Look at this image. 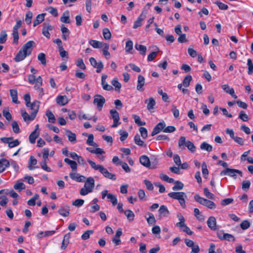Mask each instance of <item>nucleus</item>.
<instances>
[{
    "mask_svg": "<svg viewBox=\"0 0 253 253\" xmlns=\"http://www.w3.org/2000/svg\"><path fill=\"white\" fill-rule=\"evenodd\" d=\"M200 148L202 150H206L208 152H211L212 150V147L211 145H210L207 142H204L201 143L200 145Z\"/></svg>",
    "mask_w": 253,
    "mask_h": 253,
    "instance_id": "nucleus-50",
    "label": "nucleus"
},
{
    "mask_svg": "<svg viewBox=\"0 0 253 253\" xmlns=\"http://www.w3.org/2000/svg\"><path fill=\"white\" fill-rule=\"evenodd\" d=\"M45 14L42 13L37 15L36 19L34 21L33 26L36 27L41 23H42L44 19Z\"/></svg>",
    "mask_w": 253,
    "mask_h": 253,
    "instance_id": "nucleus-38",
    "label": "nucleus"
},
{
    "mask_svg": "<svg viewBox=\"0 0 253 253\" xmlns=\"http://www.w3.org/2000/svg\"><path fill=\"white\" fill-rule=\"evenodd\" d=\"M111 84L115 87V90L116 91H119L121 88L122 85L118 81L117 78H114L111 81Z\"/></svg>",
    "mask_w": 253,
    "mask_h": 253,
    "instance_id": "nucleus-49",
    "label": "nucleus"
},
{
    "mask_svg": "<svg viewBox=\"0 0 253 253\" xmlns=\"http://www.w3.org/2000/svg\"><path fill=\"white\" fill-rule=\"evenodd\" d=\"M107 77L108 76L107 75H102L101 78V85L104 90L110 91L113 89V87L111 85L108 84L107 83L106 79Z\"/></svg>",
    "mask_w": 253,
    "mask_h": 253,
    "instance_id": "nucleus-18",
    "label": "nucleus"
},
{
    "mask_svg": "<svg viewBox=\"0 0 253 253\" xmlns=\"http://www.w3.org/2000/svg\"><path fill=\"white\" fill-rule=\"evenodd\" d=\"M93 139H94L93 135L92 134H89L88 136L87 139L86 140L87 144L89 146H93L95 147H97L98 146L97 144L93 141Z\"/></svg>",
    "mask_w": 253,
    "mask_h": 253,
    "instance_id": "nucleus-48",
    "label": "nucleus"
},
{
    "mask_svg": "<svg viewBox=\"0 0 253 253\" xmlns=\"http://www.w3.org/2000/svg\"><path fill=\"white\" fill-rule=\"evenodd\" d=\"M55 233L54 230L51 231H41L36 235L37 238H42L45 237H48L51 235H53Z\"/></svg>",
    "mask_w": 253,
    "mask_h": 253,
    "instance_id": "nucleus-30",
    "label": "nucleus"
},
{
    "mask_svg": "<svg viewBox=\"0 0 253 253\" xmlns=\"http://www.w3.org/2000/svg\"><path fill=\"white\" fill-rule=\"evenodd\" d=\"M0 140L6 144H8L9 148H13L20 144V141L18 139L13 140V137H1Z\"/></svg>",
    "mask_w": 253,
    "mask_h": 253,
    "instance_id": "nucleus-7",
    "label": "nucleus"
},
{
    "mask_svg": "<svg viewBox=\"0 0 253 253\" xmlns=\"http://www.w3.org/2000/svg\"><path fill=\"white\" fill-rule=\"evenodd\" d=\"M70 207L68 205H65L61 207L58 212L62 216L67 217L69 215L70 213Z\"/></svg>",
    "mask_w": 253,
    "mask_h": 253,
    "instance_id": "nucleus-21",
    "label": "nucleus"
},
{
    "mask_svg": "<svg viewBox=\"0 0 253 253\" xmlns=\"http://www.w3.org/2000/svg\"><path fill=\"white\" fill-rule=\"evenodd\" d=\"M70 178L77 182H81L85 181V177L75 172H71L69 174Z\"/></svg>",
    "mask_w": 253,
    "mask_h": 253,
    "instance_id": "nucleus-19",
    "label": "nucleus"
},
{
    "mask_svg": "<svg viewBox=\"0 0 253 253\" xmlns=\"http://www.w3.org/2000/svg\"><path fill=\"white\" fill-rule=\"evenodd\" d=\"M124 213L129 221H132L134 220L135 215L132 211L126 210L124 211Z\"/></svg>",
    "mask_w": 253,
    "mask_h": 253,
    "instance_id": "nucleus-47",
    "label": "nucleus"
},
{
    "mask_svg": "<svg viewBox=\"0 0 253 253\" xmlns=\"http://www.w3.org/2000/svg\"><path fill=\"white\" fill-rule=\"evenodd\" d=\"M88 43L94 48H100L103 44V42L93 40H90L88 41Z\"/></svg>",
    "mask_w": 253,
    "mask_h": 253,
    "instance_id": "nucleus-42",
    "label": "nucleus"
},
{
    "mask_svg": "<svg viewBox=\"0 0 253 253\" xmlns=\"http://www.w3.org/2000/svg\"><path fill=\"white\" fill-rule=\"evenodd\" d=\"M39 198V196L38 194H35L33 197L29 200L27 202V204L29 206H34L35 205V202Z\"/></svg>",
    "mask_w": 253,
    "mask_h": 253,
    "instance_id": "nucleus-63",
    "label": "nucleus"
},
{
    "mask_svg": "<svg viewBox=\"0 0 253 253\" xmlns=\"http://www.w3.org/2000/svg\"><path fill=\"white\" fill-rule=\"evenodd\" d=\"M35 44L34 42L30 41L26 42L22 47V49L28 56L31 54L33 47Z\"/></svg>",
    "mask_w": 253,
    "mask_h": 253,
    "instance_id": "nucleus-11",
    "label": "nucleus"
},
{
    "mask_svg": "<svg viewBox=\"0 0 253 253\" xmlns=\"http://www.w3.org/2000/svg\"><path fill=\"white\" fill-rule=\"evenodd\" d=\"M14 188L15 190L21 191L22 190L24 189L25 188V186L22 182L19 180L14 185Z\"/></svg>",
    "mask_w": 253,
    "mask_h": 253,
    "instance_id": "nucleus-56",
    "label": "nucleus"
},
{
    "mask_svg": "<svg viewBox=\"0 0 253 253\" xmlns=\"http://www.w3.org/2000/svg\"><path fill=\"white\" fill-rule=\"evenodd\" d=\"M46 116L48 118V121L51 123H54L55 122V118L54 114L50 111H47Z\"/></svg>",
    "mask_w": 253,
    "mask_h": 253,
    "instance_id": "nucleus-53",
    "label": "nucleus"
},
{
    "mask_svg": "<svg viewBox=\"0 0 253 253\" xmlns=\"http://www.w3.org/2000/svg\"><path fill=\"white\" fill-rule=\"evenodd\" d=\"M107 199L112 203L114 206H116L118 203L117 197L111 193H109Z\"/></svg>",
    "mask_w": 253,
    "mask_h": 253,
    "instance_id": "nucleus-55",
    "label": "nucleus"
},
{
    "mask_svg": "<svg viewBox=\"0 0 253 253\" xmlns=\"http://www.w3.org/2000/svg\"><path fill=\"white\" fill-rule=\"evenodd\" d=\"M144 102L147 104V109L151 112H154V106L156 105V101L153 97H150L145 100Z\"/></svg>",
    "mask_w": 253,
    "mask_h": 253,
    "instance_id": "nucleus-15",
    "label": "nucleus"
},
{
    "mask_svg": "<svg viewBox=\"0 0 253 253\" xmlns=\"http://www.w3.org/2000/svg\"><path fill=\"white\" fill-rule=\"evenodd\" d=\"M192 78L191 75H188L186 76L182 82L183 85L185 87H188L190 85V82L192 81Z\"/></svg>",
    "mask_w": 253,
    "mask_h": 253,
    "instance_id": "nucleus-58",
    "label": "nucleus"
},
{
    "mask_svg": "<svg viewBox=\"0 0 253 253\" xmlns=\"http://www.w3.org/2000/svg\"><path fill=\"white\" fill-rule=\"evenodd\" d=\"M103 55L106 59H109L111 57V54L109 52V45L106 43H103L102 47Z\"/></svg>",
    "mask_w": 253,
    "mask_h": 253,
    "instance_id": "nucleus-32",
    "label": "nucleus"
},
{
    "mask_svg": "<svg viewBox=\"0 0 253 253\" xmlns=\"http://www.w3.org/2000/svg\"><path fill=\"white\" fill-rule=\"evenodd\" d=\"M145 18V16L143 15V14H141V15L138 17L137 19L134 22L133 28L137 29V28L140 27L142 25V22Z\"/></svg>",
    "mask_w": 253,
    "mask_h": 253,
    "instance_id": "nucleus-36",
    "label": "nucleus"
},
{
    "mask_svg": "<svg viewBox=\"0 0 253 253\" xmlns=\"http://www.w3.org/2000/svg\"><path fill=\"white\" fill-rule=\"evenodd\" d=\"M64 162L68 165H69L72 170L76 171L77 169V163L74 161L70 160L68 158H65L64 159Z\"/></svg>",
    "mask_w": 253,
    "mask_h": 253,
    "instance_id": "nucleus-39",
    "label": "nucleus"
},
{
    "mask_svg": "<svg viewBox=\"0 0 253 253\" xmlns=\"http://www.w3.org/2000/svg\"><path fill=\"white\" fill-rule=\"evenodd\" d=\"M247 65L248 66V73L249 75H251L253 73V64L251 59L249 58L247 60Z\"/></svg>",
    "mask_w": 253,
    "mask_h": 253,
    "instance_id": "nucleus-64",
    "label": "nucleus"
},
{
    "mask_svg": "<svg viewBox=\"0 0 253 253\" xmlns=\"http://www.w3.org/2000/svg\"><path fill=\"white\" fill-rule=\"evenodd\" d=\"M145 80L143 76L139 75L138 76V79L137 81V86L136 88L138 91H143V86L145 84Z\"/></svg>",
    "mask_w": 253,
    "mask_h": 253,
    "instance_id": "nucleus-25",
    "label": "nucleus"
},
{
    "mask_svg": "<svg viewBox=\"0 0 253 253\" xmlns=\"http://www.w3.org/2000/svg\"><path fill=\"white\" fill-rule=\"evenodd\" d=\"M133 47V42L131 40L127 41L126 43L125 50L127 53H130Z\"/></svg>",
    "mask_w": 253,
    "mask_h": 253,
    "instance_id": "nucleus-52",
    "label": "nucleus"
},
{
    "mask_svg": "<svg viewBox=\"0 0 253 253\" xmlns=\"http://www.w3.org/2000/svg\"><path fill=\"white\" fill-rule=\"evenodd\" d=\"M168 196L172 199L178 200L182 208H185V199L187 198V196L185 193L182 192H173L169 193Z\"/></svg>",
    "mask_w": 253,
    "mask_h": 253,
    "instance_id": "nucleus-4",
    "label": "nucleus"
},
{
    "mask_svg": "<svg viewBox=\"0 0 253 253\" xmlns=\"http://www.w3.org/2000/svg\"><path fill=\"white\" fill-rule=\"evenodd\" d=\"M169 214V211L166 206L164 205L160 206L159 209V216L160 218L167 217Z\"/></svg>",
    "mask_w": 253,
    "mask_h": 253,
    "instance_id": "nucleus-22",
    "label": "nucleus"
},
{
    "mask_svg": "<svg viewBox=\"0 0 253 253\" xmlns=\"http://www.w3.org/2000/svg\"><path fill=\"white\" fill-rule=\"evenodd\" d=\"M174 185L172 187V190L174 191H177V190H180L183 189L184 185L183 184L179 181H174Z\"/></svg>",
    "mask_w": 253,
    "mask_h": 253,
    "instance_id": "nucleus-54",
    "label": "nucleus"
},
{
    "mask_svg": "<svg viewBox=\"0 0 253 253\" xmlns=\"http://www.w3.org/2000/svg\"><path fill=\"white\" fill-rule=\"evenodd\" d=\"M10 165L8 161L5 159H1L0 160V173L2 172L5 170L6 168L8 167Z\"/></svg>",
    "mask_w": 253,
    "mask_h": 253,
    "instance_id": "nucleus-34",
    "label": "nucleus"
},
{
    "mask_svg": "<svg viewBox=\"0 0 253 253\" xmlns=\"http://www.w3.org/2000/svg\"><path fill=\"white\" fill-rule=\"evenodd\" d=\"M139 162L143 166L148 168L150 166L149 158L146 155H142L139 158Z\"/></svg>",
    "mask_w": 253,
    "mask_h": 253,
    "instance_id": "nucleus-28",
    "label": "nucleus"
},
{
    "mask_svg": "<svg viewBox=\"0 0 253 253\" xmlns=\"http://www.w3.org/2000/svg\"><path fill=\"white\" fill-rule=\"evenodd\" d=\"M39 135V132H32L29 135V141L31 144H34L36 142V139Z\"/></svg>",
    "mask_w": 253,
    "mask_h": 253,
    "instance_id": "nucleus-51",
    "label": "nucleus"
},
{
    "mask_svg": "<svg viewBox=\"0 0 253 253\" xmlns=\"http://www.w3.org/2000/svg\"><path fill=\"white\" fill-rule=\"evenodd\" d=\"M93 230H87L83 234L81 238L83 240H86L89 238L90 235L93 234Z\"/></svg>",
    "mask_w": 253,
    "mask_h": 253,
    "instance_id": "nucleus-62",
    "label": "nucleus"
},
{
    "mask_svg": "<svg viewBox=\"0 0 253 253\" xmlns=\"http://www.w3.org/2000/svg\"><path fill=\"white\" fill-rule=\"evenodd\" d=\"M133 118L134 120L135 123L139 126H142L145 125L146 123L144 122L141 121L139 116L136 115H133Z\"/></svg>",
    "mask_w": 253,
    "mask_h": 253,
    "instance_id": "nucleus-60",
    "label": "nucleus"
},
{
    "mask_svg": "<svg viewBox=\"0 0 253 253\" xmlns=\"http://www.w3.org/2000/svg\"><path fill=\"white\" fill-rule=\"evenodd\" d=\"M53 28L54 27L50 25L49 23H44L43 24L42 34L46 38L50 39V35L49 31H52Z\"/></svg>",
    "mask_w": 253,
    "mask_h": 253,
    "instance_id": "nucleus-13",
    "label": "nucleus"
},
{
    "mask_svg": "<svg viewBox=\"0 0 253 253\" xmlns=\"http://www.w3.org/2000/svg\"><path fill=\"white\" fill-rule=\"evenodd\" d=\"M237 174H239L241 176H242V172L241 171L233 169L226 168L220 173L221 176L228 175L234 178H236Z\"/></svg>",
    "mask_w": 253,
    "mask_h": 253,
    "instance_id": "nucleus-6",
    "label": "nucleus"
},
{
    "mask_svg": "<svg viewBox=\"0 0 253 253\" xmlns=\"http://www.w3.org/2000/svg\"><path fill=\"white\" fill-rule=\"evenodd\" d=\"M146 215H148V217L145 216V218L147 220V221L149 224H154L156 223V220L154 216V215L150 212H147Z\"/></svg>",
    "mask_w": 253,
    "mask_h": 253,
    "instance_id": "nucleus-45",
    "label": "nucleus"
},
{
    "mask_svg": "<svg viewBox=\"0 0 253 253\" xmlns=\"http://www.w3.org/2000/svg\"><path fill=\"white\" fill-rule=\"evenodd\" d=\"M65 132L66 135L68 137L69 141L72 143H75L77 141L76 134L68 129L66 130Z\"/></svg>",
    "mask_w": 253,
    "mask_h": 253,
    "instance_id": "nucleus-29",
    "label": "nucleus"
},
{
    "mask_svg": "<svg viewBox=\"0 0 253 253\" xmlns=\"http://www.w3.org/2000/svg\"><path fill=\"white\" fill-rule=\"evenodd\" d=\"M87 162L89 164L92 169L95 170H98L106 178L112 180H116V175L109 172L102 165L96 164L94 162L89 159H88Z\"/></svg>",
    "mask_w": 253,
    "mask_h": 253,
    "instance_id": "nucleus-1",
    "label": "nucleus"
},
{
    "mask_svg": "<svg viewBox=\"0 0 253 253\" xmlns=\"http://www.w3.org/2000/svg\"><path fill=\"white\" fill-rule=\"evenodd\" d=\"M178 147L181 150L185 149V147H186L191 153H194L196 151V147L194 143L190 141H186V138L184 136H181L179 139Z\"/></svg>",
    "mask_w": 253,
    "mask_h": 253,
    "instance_id": "nucleus-3",
    "label": "nucleus"
},
{
    "mask_svg": "<svg viewBox=\"0 0 253 253\" xmlns=\"http://www.w3.org/2000/svg\"><path fill=\"white\" fill-rule=\"evenodd\" d=\"M111 118L113 120V124L112 127H116L121 124L120 122V116L119 113L115 109H111L110 111Z\"/></svg>",
    "mask_w": 253,
    "mask_h": 253,
    "instance_id": "nucleus-8",
    "label": "nucleus"
},
{
    "mask_svg": "<svg viewBox=\"0 0 253 253\" xmlns=\"http://www.w3.org/2000/svg\"><path fill=\"white\" fill-rule=\"evenodd\" d=\"M98 202V200L97 198L93 199L90 203V211L91 212H95L98 211L100 210V206L97 204Z\"/></svg>",
    "mask_w": 253,
    "mask_h": 253,
    "instance_id": "nucleus-27",
    "label": "nucleus"
},
{
    "mask_svg": "<svg viewBox=\"0 0 253 253\" xmlns=\"http://www.w3.org/2000/svg\"><path fill=\"white\" fill-rule=\"evenodd\" d=\"M10 96L12 99L13 102L14 103H16V104L19 103V102L18 100L17 90L10 89Z\"/></svg>",
    "mask_w": 253,
    "mask_h": 253,
    "instance_id": "nucleus-44",
    "label": "nucleus"
},
{
    "mask_svg": "<svg viewBox=\"0 0 253 253\" xmlns=\"http://www.w3.org/2000/svg\"><path fill=\"white\" fill-rule=\"evenodd\" d=\"M28 55H27L22 49H20L16 54L14 60L16 62L23 60Z\"/></svg>",
    "mask_w": 253,
    "mask_h": 253,
    "instance_id": "nucleus-31",
    "label": "nucleus"
},
{
    "mask_svg": "<svg viewBox=\"0 0 253 253\" xmlns=\"http://www.w3.org/2000/svg\"><path fill=\"white\" fill-rule=\"evenodd\" d=\"M61 31L62 33V37L65 41L67 40V38L69 37L70 32L69 29L65 26L64 25H62L61 26Z\"/></svg>",
    "mask_w": 253,
    "mask_h": 253,
    "instance_id": "nucleus-37",
    "label": "nucleus"
},
{
    "mask_svg": "<svg viewBox=\"0 0 253 253\" xmlns=\"http://www.w3.org/2000/svg\"><path fill=\"white\" fill-rule=\"evenodd\" d=\"M39 104L40 102L38 101H35L33 103H30L28 107H30L32 111L31 113L33 114V117H34V116H36L39 111Z\"/></svg>",
    "mask_w": 253,
    "mask_h": 253,
    "instance_id": "nucleus-20",
    "label": "nucleus"
},
{
    "mask_svg": "<svg viewBox=\"0 0 253 253\" xmlns=\"http://www.w3.org/2000/svg\"><path fill=\"white\" fill-rule=\"evenodd\" d=\"M217 235L218 238L221 240H227L228 241H235L234 237L232 235L228 233H224L221 232H219L217 233Z\"/></svg>",
    "mask_w": 253,
    "mask_h": 253,
    "instance_id": "nucleus-16",
    "label": "nucleus"
},
{
    "mask_svg": "<svg viewBox=\"0 0 253 253\" xmlns=\"http://www.w3.org/2000/svg\"><path fill=\"white\" fill-rule=\"evenodd\" d=\"M135 48L136 50L139 51L141 54L143 55H145L147 50V48L145 46L136 43L135 45Z\"/></svg>",
    "mask_w": 253,
    "mask_h": 253,
    "instance_id": "nucleus-43",
    "label": "nucleus"
},
{
    "mask_svg": "<svg viewBox=\"0 0 253 253\" xmlns=\"http://www.w3.org/2000/svg\"><path fill=\"white\" fill-rule=\"evenodd\" d=\"M21 116L25 122L29 123L30 121H33L36 117V116L33 117V114L31 113L29 115L25 110H21Z\"/></svg>",
    "mask_w": 253,
    "mask_h": 253,
    "instance_id": "nucleus-26",
    "label": "nucleus"
},
{
    "mask_svg": "<svg viewBox=\"0 0 253 253\" xmlns=\"http://www.w3.org/2000/svg\"><path fill=\"white\" fill-rule=\"evenodd\" d=\"M194 212L195 216L198 220L203 221L205 220L204 216L201 213L198 209L195 208L194 210Z\"/></svg>",
    "mask_w": 253,
    "mask_h": 253,
    "instance_id": "nucleus-46",
    "label": "nucleus"
},
{
    "mask_svg": "<svg viewBox=\"0 0 253 253\" xmlns=\"http://www.w3.org/2000/svg\"><path fill=\"white\" fill-rule=\"evenodd\" d=\"M91 65L95 68L96 69L97 73H100L103 69L104 65L101 61L97 62L93 57H90L89 59Z\"/></svg>",
    "mask_w": 253,
    "mask_h": 253,
    "instance_id": "nucleus-10",
    "label": "nucleus"
},
{
    "mask_svg": "<svg viewBox=\"0 0 253 253\" xmlns=\"http://www.w3.org/2000/svg\"><path fill=\"white\" fill-rule=\"evenodd\" d=\"M70 238V234L67 233L64 236L61 248L62 250L65 249L69 244V239Z\"/></svg>",
    "mask_w": 253,
    "mask_h": 253,
    "instance_id": "nucleus-35",
    "label": "nucleus"
},
{
    "mask_svg": "<svg viewBox=\"0 0 253 253\" xmlns=\"http://www.w3.org/2000/svg\"><path fill=\"white\" fill-rule=\"evenodd\" d=\"M94 179L92 177H89L86 179L84 186L82 188L80 193L82 196H85L92 192L94 187Z\"/></svg>",
    "mask_w": 253,
    "mask_h": 253,
    "instance_id": "nucleus-2",
    "label": "nucleus"
},
{
    "mask_svg": "<svg viewBox=\"0 0 253 253\" xmlns=\"http://www.w3.org/2000/svg\"><path fill=\"white\" fill-rule=\"evenodd\" d=\"M208 226L211 230H215L216 229V221L213 216H210L207 220Z\"/></svg>",
    "mask_w": 253,
    "mask_h": 253,
    "instance_id": "nucleus-24",
    "label": "nucleus"
},
{
    "mask_svg": "<svg viewBox=\"0 0 253 253\" xmlns=\"http://www.w3.org/2000/svg\"><path fill=\"white\" fill-rule=\"evenodd\" d=\"M93 103L97 106V109L101 110L105 103V98L101 95L97 94L94 96Z\"/></svg>",
    "mask_w": 253,
    "mask_h": 253,
    "instance_id": "nucleus-9",
    "label": "nucleus"
},
{
    "mask_svg": "<svg viewBox=\"0 0 253 253\" xmlns=\"http://www.w3.org/2000/svg\"><path fill=\"white\" fill-rule=\"evenodd\" d=\"M123 234L122 229L121 228H118L115 234V236L112 239V242L116 245L118 246L121 243V240L120 237Z\"/></svg>",
    "mask_w": 253,
    "mask_h": 253,
    "instance_id": "nucleus-17",
    "label": "nucleus"
},
{
    "mask_svg": "<svg viewBox=\"0 0 253 253\" xmlns=\"http://www.w3.org/2000/svg\"><path fill=\"white\" fill-rule=\"evenodd\" d=\"M11 126L12 127L13 131L15 133H19L20 132V129L19 128V125L16 121H13L11 123Z\"/></svg>",
    "mask_w": 253,
    "mask_h": 253,
    "instance_id": "nucleus-61",
    "label": "nucleus"
},
{
    "mask_svg": "<svg viewBox=\"0 0 253 253\" xmlns=\"http://www.w3.org/2000/svg\"><path fill=\"white\" fill-rule=\"evenodd\" d=\"M166 123L164 121H162V122L159 123L154 128L152 132V135L154 136L161 131H163L165 127H166Z\"/></svg>",
    "mask_w": 253,
    "mask_h": 253,
    "instance_id": "nucleus-14",
    "label": "nucleus"
},
{
    "mask_svg": "<svg viewBox=\"0 0 253 253\" xmlns=\"http://www.w3.org/2000/svg\"><path fill=\"white\" fill-rule=\"evenodd\" d=\"M70 14L68 11H65L62 16L60 18V21L64 23H70V21L69 19Z\"/></svg>",
    "mask_w": 253,
    "mask_h": 253,
    "instance_id": "nucleus-41",
    "label": "nucleus"
},
{
    "mask_svg": "<svg viewBox=\"0 0 253 253\" xmlns=\"http://www.w3.org/2000/svg\"><path fill=\"white\" fill-rule=\"evenodd\" d=\"M160 177L162 180L169 183H173L174 181L173 178H169L167 175L164 173L160 174Z\"/></svg>",
    "mask_w": 253,
    "mask_h": 253,
    "instance_id": "nucleus-59",
    "label": "nucleus"
},
{
    "mask_svg": "<svg viewBox=\"0 0 253 253\" xmlns=\"http://www.w3.org/2000/svg\"><path fill=\"white\" fill-rule=\"evenodd\" d=\"M76 65L82 70H85L86 69V66L82 58L77 59L76 61Z\"/></svg>",
    "mask_w": 253,
    "mask_h": 253,
    "instance_id": "nucleus-57",
    "label": "nucleus"
},
{
    "mask_svg": "<svg viewBox=\"0 0 253 253\" xmlns=\"http://www.w3.org/2000/svg\"><path fill=\"white\" fill-rule=\"evenodd\" d=\"M194 199L200 204L208 207L210 209H214L216 208L215 204L212 201H210L200 197L198 194L194 196Z\"/></svg>",
    "mask_w": 253,
    "mask_h": 253,
    "instance_id": "nucleus-5",
    "label": "nucleus"
},
{
    "mask_svg": "<svg viewBox=\"0 0 253 253\" xmlns=\"http://www.w3.org/2000/svg\"><path fill=\"white\" fill-rule=\"evenodd\" d=\"M221 88L225 92L229 93L234 99H236L237 98V96L235 94V91L233 88L230 87L228 84L222 85Z\"/></svg>",
    "mask_w": 253,
    "mask_h": 253,
    "instance_id": "nucleus-23",
    "label": "nucleus"
},
{
    "mask_svg": "<svg viewBox=\"0 0 253 253\" xmlns=\"http://www.w3.org/2000/svg\"><path fill=\"white\" fill-rule=\"evenodd\" d=\"M37 160L35 158H34V157L31 156L29 162V169L30 170H33L37 168L38 167L35 166L37 165Z\"/></svg>",
    "mask_w": 253,
    "mask_h": 253,
    "instance_id": "nucleus-40",
    "label": "nucleus"
},
{
    "mask_svg": "<svg viewBox=\"0 0 253 253\" xmlns=\"http://www.w3.org/2000/svg\"><path fill=\"white\" fill-rule=\"evenodd\" d=\"M56 102L58 104L64 106L68 102V100L66 96L59 95L56 98Z\"/></svg>",
    "mask_w": 253,
    "mask_h": 253,
    "instance_id": "nucleus-33",
    "label": "nucleus"
},
{
    "mask_svg": "<svg viewBox=\"0 0 253 253\" xmlns=\"http://www.w3.org/2000/svg\"><path fill=\"white\" fill-rule=\"evenodd\" d=\"M42 84V79L41 76H38V79L37 81L36 85H35L34 88L37 90L39 95L41 98L44 95L43 89L41 87Z\"/></svg>",
    "mask_w": 253,
    "mask_h": 253,
    "instance_id": "nucleus-12",
    "label": "nucleus"
}]
</instances>
